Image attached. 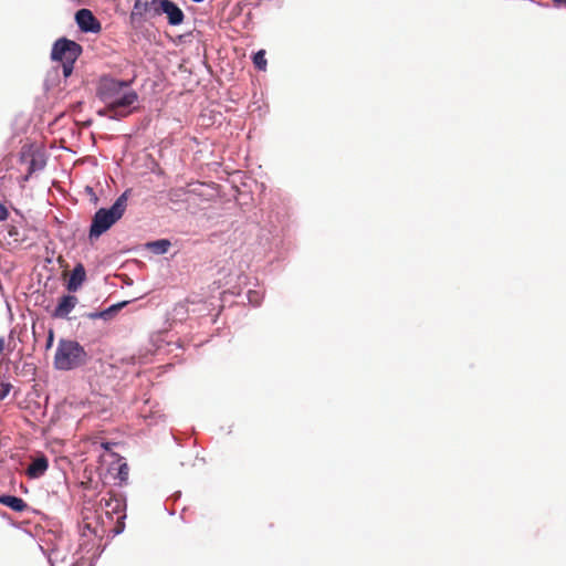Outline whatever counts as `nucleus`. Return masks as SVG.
Instances as JSON below:
<instances>
[{"label":"nucleus","mask_w":566,"mask_h":566,"mask_svg":"<svg viewBox=\"0 0 566 566\" xmlns=\"http://www.w3.org/2000/svg\"><path fill=\"white\" fill-rule=\"evenodd\" d=\"M96 94L106 106L98 114L111 119H119L132 114L130 108L137 99V93L130 88L129 83L112 77L99 80Z\"/></svg>","instance_id":"nucleus-1"},{"label":"nucleus","mask_w":566,"mask_h":566,"mask_svg":"<svg viewBox=\"0 0 566 566\" xmlns=\"http://www.w3.org/2000/svg\"><path fill=\"white\" fill-rule=\"evenodd\" d=\"M88 355L76 340L61 338L54 355V367L57 370H72L84 366Z\"/></svg>","instance_id":"nucleus-2"},{"label":"nucleus","mask_w":566,"mask_h":566,"mask_svg":"<svg viewBox=\"0 0 566 566\" xmlns=\"http://www.w3.org/2000/svg\"><path fill=\"white\" fill-rule=\"evenodd\" d=\"M128 191L123 192L109 209H98L92 220L90 239H97L115 224L127 208Z\"/></svg>","instance_id":"nucleus-3"},{"label":"nucleus","mask_w":566,"mask_h":566,"mask_svg":"<svg viewBox=\"0 0 566 566\" xmlns=\"http://www.w3.org/2000/svg\"><path fill=\"white\" fill-rule=\"evenodd\" d=\"M81 54L82 46L78 43L62 38L53 44L51 57L62 63L63 75L69 77L73 72L74 63Z\"/></svg>","instance_id":"nucleus-4"},{"label":"nucleus","mask_w":566,"mask_h":566,"mask_svg":"<svg viewBox=\"0 0 566 566\" xmlns=\"http://www.w3.org/2000/svg\"><path fill=\"white\" fill-rule=\"evenodd\" d=\"M101 509L105 512V514L112 518V516L115 514L117 515L116 526L114 528L115 534H119L124 530V522L125 518V502L122 497L115 495L112 492L107 493V496L102 497L99 502Z\"/></svg>","instance_id":"nucleus-5"},{"label":"nucleus","mask_w":566,"mask_h":566,"mask_svg":"<svg viewBox=\"0 0 566 566\" xmlns=\"http://www.w3.org/2000/svg\"><path fill=\"white\" fill-rule=\"evenodd\" d=\"M155 14H166L170 25H179L184 22L182 10L170 0H153Z\"/></svg>","instance_id":"nucleus-6"},{"label":"nucleus","mask_w":566,"mask_h":566,"mask_svg":"<svg viewBox=\"0 0 566 566\" xmlns=\"http://www.w3.org/2000/svg\"><path fill=\"white\" fill-rule=\"evenodd\" d=\"M75 21L83 32L98 33L102 30L101 22L88 9H80L75 13Z\"/></svg>","instance_id":"nucleus-7"},{"label":"nucleus","mask_w":566,"mask_h":566,"mask_svg":"<svg viewBox=\"0 0 566 566\" xmlns=\"http://www.w3.org/2000/svg\"><path fill=\"white\" fill-rule=\"evenodd\" d=\"M77 302L78 300L74 295H63L53 312V316L57 318H66L67 315L74 310Z\"/></svg>","instance_id":"nucleus-8"},{"label":"nucleus","mask_w":566,"mask_h":566,"mask_svg":"<svg viewBox=\"0 0 566 566\" xmlns=\"http://www.w3.org/2000/svg\"><path fill=\"white\" fill-rule=\"evenodd\" d=\"M85 280H86L85 268L82 263H77L74 266V269L70 275V279L66 283L67 291L76 292L82 286V284L84 283Z\"/></svg>","instance_id":"nucleus-9"},{"label":"nucleus","mask_w":566,"mask_h":566,"mask_svg":"<svg viewBox=\"0 0 566 566\" xmlns=\"http://www.w3.org/2000/svg\"><path fill=\"white\" fill-rule=\"evenodd\" d=\"M49 468V461L45 455L38 457L27 469V475L30 479H39L45 474Z\"/></svg>","instance_id":"nucleus-10"},{"label":"nucleus","mask_w":566,"mask_h":566,"mask_svg":"<svg viewBox=\"0 0 566 566\" xmlns=\"http://www.w3.org/2000/svg\"><path fill=\"white\" fill-rule=\"evenodd\" d=\"M0 504L10 507L14 512H23L28 506L21 497L6 494L0 495Z\"/></svg>","instance_id":"nucleus-11"},{"label":"nucleus","mask_w":566,"mask_h":566,"mask_svg":"<svg viewBox=\"0 0 566 566\" xmlns=\"http://www.w3.org/2000/svg\"><path fill=\"white\" fill-rule=\"evenodd\" d=\"M150 6H154L153 0H136L130 12V19L133 21L143 19Z\"/></svg>","instance_id":"nucleus-12"},{"label":"nucleus","mask_w":566,"mask_h":566,"mask_svg":"<svg viewBox=\"0 0 566 566\" xmlns=\"http://www.w3.org/2000/svg\"><path fill=\"white\" fill-rule=\"evenodd\" d=\"M126 305V302H123V303H118V304H115V305H112L109 306L108 308L104 310V311H101V312H96V313H92L90 314L88 316L93 319H96V318H102V319H109L112 318L120 308H123L124 306Z\"/></svg>","instance_id":"nucleus-13"},{"label":"nucleus","mask_w":566,"mask_h":566,"mask_svg":"<svg viewBox=\"0 0 566 566\" xmlns=\"http://www.w3.org/2000/svg\"><path fill=\"white\" fill-rule=\"evenodd\" d=\"M90 534H93L96 537H102L104 534V530L98 528L97 526H93L92 523L87 521V517H84L83 526H82V535L88 536Z\"/></svg>","instance_id":"nucleus-14"},{"label":"nucleus","mask_w":566,"mask_h":566,"mask_svg":"<svg viewBox=\"0 0 566 566\" xmlns=\"http://www.w3.org/2000/svg\"><path fill=\"white\" fill-rule=\"evenodd\" d=\"M148 247L156 253L164 254L168 251V249L170 247V242L166 239H161V240L150 242L148 244Z\"/></svg>","instance_id":"nucleus-15"},{"label":"nucleus","mask_w":566,"mask_h":566,"mask_svg":"<svg viewBox=\"0 0 566 566\" xmlns=\"http://www.w3.org/2000/svg\"><path fill=\"white\" fill-rule=\"evenodd\" d=\"M253 64L256 69L264 71L266 69L265 51L260 50L253 55Z\"/></svg>","instance_id":"nucleus-16"},{"label":"nucleus","mask_w":566,"mask_h":566,"mask_svg":"<svg viewBox=\"0 0 566 566\" xmlns=\"http://www.w3.org/2000/svg\"><path fill=\"white\" fill-rule=\"evenodd\" d=\"M13 334L10 333L8 339L4 337H0V355L7 349L9 353H11L14 349V346H11L13 343Z\"/></svg>","instance_id":"nucleus-17"},{"label":"nucleus","mask_w":566,"mask_h":566,"mask_svg":"<svg viewBox=\"0 0 566 566\" xmlns=\"http://www.w3.org/2000/svg\"><path fill=\"white\" fill-rule=\"evenodd\" d=\"M128 474H129V467L127 465V463H123L119 465V469H118V478L120 481H126L128 479Z\"/></svg>","instance_id":"nucleus-18"},{"label":"nucleus","mask_w":566,"mask_h":566,"mask_svg":"<svg viewBox=\"0 0 566 566\" xmlns=\"http://www.w3.org/2000/svg\"><path fill=\"white\" fill-rule=\"evenodd\" d=\"M11 385L2 382L0 385V400H3L10 392Z\"/></svg>","instance_id":"nucleus-19"},{"label":"nucleus","mask_w":566,"mask_h":566,"mask_svg":"<svg viewBox=\"0 0 566 566\" xmlns=\"http://www.w3.org/2000/svg\"><path fill=\"white\" fill-rule=\"evenodd\" d=\"M8 217H9L8 209L6 208V206L0 205V221L7 220Z\"/></svg>","instance_id":"nucleus-20"},{"label":"nucleus","mask_w":566,"mask_h":566,"mask_svg":"<svg viewBox=\"0 0 566 566\" xmlns=\"http://www.w3.org/2000/svg\"><path fill=\"white\" fill-rule=\"evenodd\" d=\"M53 340H54V332H53V329H50L49 331V335H48V339H46V348L48 349L52 347Z\"/></svg>","instance_id":"nucleus-21"},{"label":"nucleus","mask_w":566,"mask_h":566,"mask_svg":"<svg viewBox=\"0 0 566 566\" xmlns=\"http://www.w3.org/2000/svg\"><path fill=\"white\" fill-rule=\"evenodd\" d=\"M555 7L564 6L566 8V0H553Z\"/></svg>","instance_id":"nucleus-22"}]
</instances>
